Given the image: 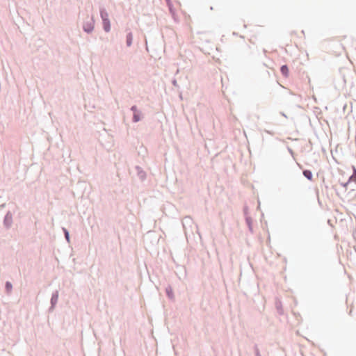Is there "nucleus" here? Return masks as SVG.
Returning <instances> with one entry per match:
<instances>
[{"label": "nucleus", "mask_w": 356, "mask_h": 356, "mask_svg": "<svg viewBox=\"0 0 356 356\" xmlns=\"http://www.w3.org/2000/svg\"><path fill=\"white\" fill-rule=\"evenodd\" d=\"M103 21V26L105 31L108 32L111 29V24L108 18H105Z\"/></svg>", "instance_id": "obj_1"}, {"label": "nucleus", "mask_w": 356, "mask_h": 356, "mask_svg": "<svg viewBox=\"0 0 356 356\" xmlns=\"http://www.w3.org/2000/svg\"><path fill=\"white\" fill-rule=\"evenodd\" d=\"M131 110L134 112V121L138 122L140 120V113L136 111V107L135 106H132Z\"/></svg>", "instance_id": "obj_2"}, {"label": "nucleus", "mask_w": 356, "mask_h": 356, "mask_svg": "<svg viewBox=\"0 0 356 356\" xmlns=\"http://www.w3.org/2000/svg\"><path fill=\"white\" fill-rule=\"evenodd\" d=\"M280 70H281L282 74L284 76H286H286H289V68H288V67H287L286 65H282V66L281 67Z\"/></svg>", "instance_id": "obj_3"}, {"label": "nucleus", "mask_w": 356, "mask_h": 356, "mask_svg": "<svg viewBox=\"0 0 356 356\" xmlns=\"http://www.w3.org/2000/svg\"><path fill=\"white\" fill-rule=\"evenodd\" d=\"M303 175L305 177H306L308 179L312 180V173L309 170H305L303 172Z\"/></svg>", "instance_id": "obj_4"}, {"label": "nucleus", "mask_w": 356, "mask_h": 356, "mask_svg": "<svg viewBox=\"0 0 356 356\" xmlns=\"http://www.w3.org/2000/svg\"><path fill=\"white\" fill-rule=\"evenodd\" d=\"M84 30L86 32H90L93 29V24H88L87 25H85L83 26Z\"/></svg>", "instance_id": "obj_5"}, {"label": "nucleus", "mask_w": 356, "mask_h": 356, "mask_svg": "<svg viewBox=\"0 0 356 356\" xmlns=\"http://www.w3.org/2000/svg\"><path fill=\"white\" fill-rule=\"evenodd\" d=\"M133 36L131 33H129L127 36V44L130 46L132 43Z\"/></svg>", "instance_id": "obj_6"}, {"label": "nucleus", "mask_w": 356, "mask_h": 356, "mask_svg": "<svg viewBox=\"0 0 356 356\" xmlns=\"http://www.w3.org/2000/svg\"><path fill=\"white\" fill-rule=\"evenodd\" d=\"M101 17H102V20H104L105 18H108V15L106 12L102 10V11H101Z\"/></svg>", "instance_id": "obj_7"}, {"label": "nucleus", "mask_w": 356, "mask_h": 356, "mask_svg": "<svg viewBox=\"0 0 356 356\" xmlns=\"http://www.w3.org/2000/svg\"><path fill=\"white\" fill-rule=\"evenodd\" d=\"M6 287L8 291H10V290L12 289V285H11L10 283L7 282L6 284Z\"/></svg>", "instance_id": "obj_8"}, {"label": "nucleus", "mask_w": 356, "mask_h": 356, "mask_svg": "<svg viewBox=\"0 0 356 356\" xmlns=\"http://www.w3.org/2000/svg\"><path fill=\"white\" fill-rule=\"evenodd\" d=\"M355 179L356 180V171L355 170V175H352L350 177V180H352V179Z\"/></svg>", "instance_id": "obj_9"}, {"label": "nucleus", "mask_w": 356, "mask_h": 356, "mask_svg": "<svg viewBox=\"0 0 356 356\" xmlns=\"http://www.w3.org/2000/svg\"><path fill=\"white\" fill-rule=\"evenodd\" d=\"M343 188H346L347 185H348V182L347 183H345V184H341Z\"/></svg>", "instance_id": "obj_10"}, {"label": "nucleus", "mask_w": 356, "mask_h": 356, "mask_svg": "<svg viewBox=\"0 0 356 356\" xmlns=\"http://www.w3.org/2000/svg\"><path fill=\"white\" fill-rule=\"evenodd\" d=\"M65 236H66L67 239H68V232L65 233Z\"/></svg>", "instance_id": "obj_11"}]
</instances>
